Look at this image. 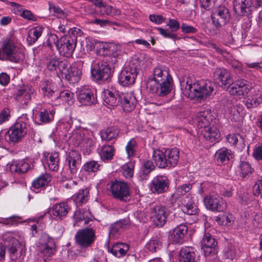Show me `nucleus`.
<instances>
[{
	"instance_id": "f257e3e1",
	"label": "nucleus",
	"mask_w": 262,
	"mask_h": 262,
	"mask_svg": "<svg viewBox=\"0 0 262 262\" xmlns=\"http://www.w3.org/2000/svg\"><path fill=\"white\" fill-rule=\"evenodd\" d=\"M153 75L154 77L147 81V88L160 97L169 94L172 89L173 80L167 68L158 65L155 68Z\"/></svg>"
},
{
	"instance_id": "f03ea898",
	"label": "nucleus",
	"mask_w": 262,
	"mask_h": 262,
	"mask_svg": "<svg viewBox=\"0 0 262 262\" xmlns=\"http://www.w3.org/2000/svg\"><path fill=\"white\" fill-rule=\"evenodd\" d=\"M184 88V93L191 98H196L198 101L204 100L213 93L214 88L209 81L201 80L195 82L193 78L189 76L184 80L182 85Z\"/></svg>"
},
{
	"instance_id": "7ed1b4c3",
	"label": "nucleus",
	"mask_w": 262,
	"mask_h": 262,
	"mask_svg": "<svg viewBox=\"0 0 262 262\" xmlns=\"http://www.w3.org/2000/svg\"><path fill=\"white\" fill-rule=\"evenodd\" d=\"M210 111L209 109L201 111L196 114L195 121L201 135L205 139L211 142L219 141L221 134L216 126L211 122Z\"/></svg>"
},
{
	"instance_id": "20e7f679",
	"label": "nucleus",
	"mask_w": 262,
	"mask_h": 262,
	"mask_svg": "<svg viewBox=\"0 0 262 262\" xmlns=\"http://www.w3.org/2000/svg\"><path fill=\"white\" fill-rule=\"evenodd\" d=\"M24 58L22 48L13 38H7L3 40L2 49H0V60L18 63Z\"/></svg>"
},
{
	"instance_id": "39448f33",
	"label": "nucleus",
	"mask_w": 262,
	"mask_h": 262,
	"mask_svg": "<svg viewBox=\"0 0 262 262\" xmlns=\"http://www.w3.org/2000/svg\"><path fill=\"white\" fill-rule=\"evenodd\" d=\"M79 29L75 28L71 35H66L58 40L57 36L55 34L51 35L49 41H54L59 53L61 55L67 57H71L75 50L77 44V37L75 33H78Z\"/></svg>"
},
{
	"instance_id": "423d86ee",
	"label": "nucleus",
	"mask_w": 262,
	"mask_h": 262,
	"mask_svg": "<svg viewBox=\"0 0 262 262\" xmlns=\"http://www.w3.org/2000/svg\"><path fill=\"white\" fill-rule=\"evenodd\" d=\"M201 248L205 257L212 261L217 258V241L209 233H205L201 241Z\"/></svg>"
},
{
	"instance_id": "0eeeda50",
	"label": "nucleus",
	"mask_w": 262,
	"mask_h": 262,
	"mask_svg": "<svg viewBox=\"0 0 262 262\" xmlns=\"http://www.w3.org/2000/svg\"><path fill=\"white\" fill-rule=\"evenodd\" d=\"M95 239V233L92 228H85L79 230L75 235L76 243L83 248L91 247Z\"/></svg>"
},
{
	"instance_id": "6e6552de",
	"label": "nucleus",
	"mask_w": 262,
	"mask_h": 262,
	"mask_svg": "<svg viewBox=\"0 0 262 262\" xmlns=\"http://www.w3.org/2000/svg\"><path fill=\"white\" fill-rule=\"evenodd\" d=\"M206 208L213 212H223L226 208V203L222 197L217 194L207 195L204 199Z\"/></svg>"
},
{
	"instance_id": "1a4fd4ad",
	"label": "nucleus",
	"mask_w": 262,
	"mask_h": 262,
	"mask_svg": "<svg viewBox=\"0 0 262 262\" xmlns=\"http://www.w3.org/2000/svg\"><path fill=\"white\" fill-rule=\"evenodd\" d=\"M27 132L26 123L19 121L14 124L7 133L9 141L18 142L25 137Z\"/></svg>"
},
{
	"instance_id": "9d476101",
	"label": "nucleus",
	"mask_w": 262,
	"mask_h": 262,
	"mask_svg": "<svg viewBox=\"0 0 262 262\" xmlns=\"http://www.w3.org/2000/svg\"><path fill=\"white\" fill-rule=\"evenodd\" d=\"M229 18V10L224 6H220L212 10L211 19L216 27H221L225 25Z\"/></svg>"
},
{
	"instance_id": "9b49d317",
	"label": "nucleus",
	"mask_w": 262,
	"mask_h": 262,
	"mask_svg": "<svg viewBox=\"0 0 262 262\" xmlns=\"http://www.w3.org/2000/svg\"><path fill=\"white\" fill-rule=\"evenodd\" d=\"M170 181L165 175H158L155 177L151 182V189L154 193H164L169 188Z\"/></svg>"
},
{
	"instance_id": "f8f14e48",
	"label": "nucleus",
	"mask_w": 262,
	"mask_h": 262,
	"mask_svg": "<svg viewBox=\"0 0 262 262\" xmlns=\"http://www.w3.org/2000/svg\"><path fill=\"white\" fill-rule=\"evenodd\" d=\"M40 255L45 260L52 257L55 253V245L53 238L45 237L38 246Z\"/></svg>"
},
{
	"instance_id": "ddd939ff",
	"label": "nucleus",
	"mask_w": 262,
	"mask_h": 262,
	"mask_svg": "<svg viewBox=\"0 0 262 262\" xmlns=\"http://www.w3.org/2000/svg\"><path fill=\"white\" fill-rule=\"evenodd\" d=\"M120 105L124 112H130L134 109L136 99L135 96L129 93H116V101Z\"/></svg>"
},
{
	"instance_id": "4468645a",
	"label": "nucleus",
	"mask_w": 262,
	"mask_h": 262,
	"mask_svg": "<svg viewBox=\"0 0 262 262\" xmlns=\"http://www.w3.org/2000/svg\"><path fill=\"white\" fill-rule=\"evenodd\" d=\"M91 74L96 80L104 81L107 80L113 74L111 68L106 62L98 63L97 67L92 69Z\"/></svg>"
},
{
	"instance_id": "2eb2a0df",
	"label": "nucleus",
	"mask_w": 262,
	"mask_h": 262,
	"mask_svg": "<svg viewBox=\"0 0 262 262\" xmlns=\"http://www.w3.org/2000/svg\"><path fill=\"white\" fill-rule=\"evenodd\" d=\"M82 64L80 62L73 63L64 72L65 78L72 84L77 83L81 78Z\"/></svg>"
},
{
	"instance_id": "dca6fc26",
	"label": "nucleus",
	"mask_w": 262,
	"mask_h": 262,
	"mask_svg": "<svg viewBox=\"0 0 262 262\" xmlns=\"http://www.w3.org/2000/svg\"><path fill=\"white\" fill-rule=\"evenodd\" d=\"M250 87L247 81L240 79L236 80L234 82L232 81V83L227 89L230 94L239 96L247 94L250 91Z\"/></svg>"
},
{
	"instance_id": "f3484780",
	"label": "nucleus",
	"mask_w": 262,
	"mask_h": 262,
	"mask_svg": "<svg viewBox=\"0 0 262 262\" xmlns=\"http://www.w3.org/2000/svg\"><path fill=\"white\" fill-rule=\"evenodd\" d=\"M151 218L154 224L158 227H163L167 221V213L165 207L161 206H156L152 208Z\"/></svg>"
},
{
	"instance_id": "a211bd4d",
	"label": "nucleus",
	"mask_w": 262,
	"mask_h": 262,
	"mask_svg": "<svg viewBox=\"0 0 262 262\" xmlns=\"http://www.w3.org/2000/svg\"><path fill=\"white\" fill-rule=\"evenodd\" d=\"M213 77L215 80L221 82L222 86L224 88H228L230 84L232 83V78L230 73L225 68H216L213 74Z\"/></svg>"
},
{
	"instance_id": "6ab92c4d",
	"label": "nucleus",
	"mask_w": 262,
	"mask_h": 262,
	"mask_svg": "<svg viewBox=\"0 0 262 262\" xmlns=\"http://www.w3.org/2000/svg\"><path fill=\"white\" fill-rule=\"evenodd\" d=\"M195 198L191 194H188L183 199L182 203V210L188 215H194L198 212V206Z\"/></svg>"
},
{
	"instance_id": "aec40b11",
	"label": "nucleus",
	"mask_w": 262,
	"mask_h": 262,
	"mask_svg": "<svg viewBox=\"0 0 262 262\" xmlns=\"http://www.w3.org/2000/svg\"><path fill=\"white\" fill-rule=\"evenodd\" d=\"M130 195L129 187L125 181L116 180V199L122 202H126Z\"/></svg>"
},
{
	"instance_id": "412c9836",
	"label": "nucleus",
	"mask_w": 262,
	"mask_h": 262,
	"mask_svg": "<svg viewBox=\"0 0 262 262\" xmlns=\"http://www.w3.org/2000/svg\"><path fill=\"white\" fill-rule=\"evenodd\" d=\"M35 95V89L30 85L24 86L16 93V99L24 104H27Z\"/></svg>"
},
{
	"instance_id": "4be33fe9",
	"label": "nucleus",
	"mask_w": 262,
	"mask_h": 262,
	"mask_svg": "<svg viewBox=\"0 0 262 262\" xmlns=\"http://www.w3.org/2000/svg\"><path fill=\"white\" fill-rule=\"evenodd\" d=\"M23 249V245L17 239H12L9 248V253L11 260H20L22 259Z\"/></svg>"
},
{
	"instance_id": "5701e85b",
	"label": "nucleus",
	"mask_w": 262,
	"mask_h": 262,
	"mask_svg": "<svg viewBox=\"0 0 262 262\" xmlns=\"http://www.w3.org/2000/svg\"><path fill=\"white\" fill-rule=\"evenodd\" d=\"M77 98L79 102L85 105H90L95 102L93 92L86 88H82L78 91Z\"/></svg>"
},
{
	"instance_id": "b1692460",
	"label": "nucleus",
	"mask_w": 262,
	"mask_h": 262,
	"mask_svg": "<svg viewBox=\"0 0 262 262\" xmlns=\"http://www.w3.org/2000/svg\"><path fill=\"white\" fill-rule=\"evenodd\" d=\"M188 227L183 223L177 225L176 227L172 230L170 234L171 239L173 242L182 243L184 241V237L187 234Z\"/></svg>"
},
{
	"instance_id": "393cba45",
	"label": "nucleus",
	"mask_w": 262,
	"mask_h": 262,
	"mask_svg": "<svg viewBox=\"0 0 262 262\" xmlns=\"http://www.w3.org/2000/svg\"><path fill=\"white\" fill-rule=\"evenodd\" d=\"M70 208L67 203L62 202L54 204L51 209L52 215L57 219H62L66 216Z\"/></svg>"
},
{
	"instance_id": "a878e982",
	"label": "nucleus",
	"mask_w": 262,
	"mask_h": 262,
	"mask_svg": "<svg viewBox=\"0 0 262 262\" xmlns=\"http://www.w3.org/2000/svg\"><path fill=\"white\" fill-rule=\"evenodd\" d=\"M196 255L192 247H182L179 251V262H195Z\"/></svg>"
},
{
	"instance_id": "bb28decb",
	"label": "nucleus",
	"mask_w": 262,
	"mask_h": 262,
	"mask_svg": "<svg viewBox=\"0 0 262 262\" xmlns=\"http://www.w3.org/2000/svg\"><path fill=\"white\" fill-rule=\"evenodd\" d=\"M67 160L70 172L72 174L75 173L81 161L80 155L75 150H71L69 153Z\"/></svg>"
},
{
	"instance_id": "cd10ccee",
	"label": "nucleus",
	"mask_w": 262,
	"mask_h": 262,
	"mask_svg": "<svg viewBox=\"0 0 262 262\" xmlns=\"http://www.w3.org/2000/svg\"><path fill=\"white\" fill-rule=\"evenodd\" d=\"M233 10L238 15L243 16L247 13V10L251 6V0H233Z\"/></svg>"
},
{
	"instance_id": "c85d7f7f",
	"label": "nucleus",
	"mask_w": 262,
	"mask_h": 262,
	"mask_svg": "<svg viewBox=\"0 0 262 262\" xmlns=\"http://www.w3.org/2000/svg\"><path fill=\"white\" fill-rule=\"evenodd\" d=\"M137 75L124 68L119 75L118 82L123 86L129 85L134 83Z\"/></svg>"
},
{
	"instance_id": "c756f323",
	"label": "nucleus",
	"mask_w": 262,
	"mask_h": 262,
	"mask_svg": "<svg viewBox=\"0 0 262 262\" xmlns=\"http://www.w3.org/2000/svg\"><path fill=\"white\" fill-rule=\"evenodd\" d=\"M168 169L175 167L179 160L180 152L178 148H173L165 150Z\"/></svg>"
},
{
	"instance_id": "7c9ffc66",
	"label": "nucleus",
	"mask_w": 262,
	"mask_h": 262,
	"mask_svg": "<svg viewBox=\"0 0 262 262\" xmlns=\"http://www.w3.org/2000/svg\"><path fill=\"white\" fill-rule=\"evenodd\" d=\"M135 161H129L120 166L118 171L126 179H130L134 176Z\"/></svg>"
},
{
	"instance_id": "2f4dec72",
	"label": "nucleus",
	"mask_w": 262,
	"mask_h": 262,
	"mask_svg": "<svg viewBox=\"0 0 262 262\" xmlns=\"http://www.w3.org/2000/svg\"><path fill=\"white\" fill-rule=\"evenodd\" d=\"M262 102V95L259 90L255 91L248 96L246 101L245 105L248 108L257 107Z\"/></svg>"
},
{
	"instance_id": "473e14b6",
	"label": "nucleus",
	"mask_w": 262,
	"mask_h": 262,
	"mask_svg": "<svg viewBox=\"0 0 262 262\" xmlns=\"http://www.w3.org/2000/svg\"><path fill=\"white\" fill-rule=\"evenodd\" d=\"M152 158L158 167L168 169L165 151L162 152L159 150H155L152 154Z\"/></svg>"
},
{
	"instance_id": "72a5a7b5",
	"label": "nucleus",
	"mask_w": 262,
	"mask_h": 262,
	"mask_svg": "<svg viewBox=\"0 0 262 262\" xmlns=\"http://www.w3.org/2000/svg\"><path fill=\"white\" fill-rule=\"evenodd\" d=\"M192 184L190 182L182 184L176 188L175 192L171 195V198L176 200L182 195H184L192 189Z\"/></svg>"
},
{
	"instance_id": "f704fd0d",
	"label": "nucleus",
	"mask_w": 262,
	"mask_h": 262,
	"mask_svg": "<svg viewBox=\"0 0 262 262\" xmlns=\"http://www.w3.org/2000/svg\"><path fill=\"white\" fill-rule=\"evenodd\" d=\"M41 88L45 96L50 98L53 96H58V92L55 89L53 83L48 80L43 81Z\"/></svg>"
},
{
	"instance_id": "c9c22d12",
	"label": "nucleus",
	"mask_w": 262,
	"mask_h": 262,
	"mask_svg": "<svg viewBox=\"0 0 262 262\" xmlns=\"http://www.w3.org/2000/svg\"><path fill=\"white\" fill-rule=\"evenodd\" d=\"M215 156L218 162L224 163L229 161L232 158V154L231 150L225 147H223L216 152Z\"/></svg>"
},
{
	"instance_id": "e433bc0d",
	"label": "nucleus",
	"mask_w": 262,
	"mask_h": 262,
	"mask_svg": "<svg viewBox=\"0 0 262 262\" xmlns=\"http://www.w3.org/2000/svg\"><path fill=\"white\" fill-rule=\"evenodd\" d=\"M47 163L51 170L57 171L58 169L59 164L58 154L56 152L49 154L47 157Z\"/></svg>"
},
{
	"instance_id": "4c0bfd02",
	"label": "nucleus",
	"mask_w": 262,
	"mask_h": 262,
	"mask_svg": "<svg viewBox=\"0 0 262 262\" xmlns=\"http://www.w3.org/2000/svg\"><path fill=\"white\" fill-rule=\"evenodd\" d=\"M228 141L233 145L237 146L239 148L245 147L244 138L238 134H229L227 136Z\"/></svg>"
},
{
	"instance_id": "58836bf2",
	"label": "nucleus",
	"mask_w": 262,
	"mask_h": 262,
	"mask_svg": "<svg viewBox=\"0 0 262 262\" xmlns=\"http://www.w3.org/2000/svg\"><path fill=\"white\" fill-rule=\"evenodd\" d=\"M114 148L112 145H105L103 146L100 152V156L103 161L112 160L114 157Z\"/></svg>"
},
{
	"instance_id": "ea45409f",
	"label": "nucleus",
	"mask_w": 262,
	"mask_h": 262,
	"mask_svg": "<svg viewBox=\"0 0 262 262\" xmlns=\"http://www.w3.org/2000/svg\"><path fill=\"white\" fill-rule=\"evenodd\" d=\"M51 180V176L48 173H45L35 179L33 182L32 185L36 188L44 187L48 184Z\"/></svg>"
},
{
	"instance_id": "a19ab883",
	"label": "nucleus",
	"mask_w": 262,
	"mask_h": 262,
	"mask_svg": "<svg viewBox=\"0 0 262 262\" xmlns=\"http://www.w3.org/2000/svg\"><path fill=\"white\" fill-rule=\"evenodd\" d=\"M55 112L53 110L43 109L37 114L39 120L43 123H47L52 121L54 117Z\"/></svg>"
},
{
	"instance_id": "79ce46f5",
	"label": "nucleus",
	"mask_w": 262,
	"mask_h": 262,
	"mask_svg": "<svg viewBox=\"0 0 262 262\" xmlns=\"http://www.w3.org/2000/svg\"><path fill=\"white\" fill-rule=\"evenodd\" d=\"M28 169V163L23 160L20 161L15 164H12L10 166V169L12 172H16L18 173L26 172Z\"/></svg>"
},
{
	"instance_id": "37998d69",
	"label": "nucleus",
	"mask_w": 262,
	"mask_h": 262,
	"mask_svg": "<svg viewBox=\"0 0 262 262\" xmlns=\"http://www.w3.org/2000/svg\"><path fill=\"white\" fill-rule=\"evenodd\" d=\"M140 67V61L139 58L137 55L133 56L129 61L127 65L124 69L137 75L138 70Z\"/></svg>"
},
{
	"instance_id": "c03bdc74",
	"label": "nucleus",
	"mask_w": 262,
	"mask_h": 262,
	"mask_svg": "<svg viewBox=\"0 0 262 262\" xmlns=\"http://www.w3.org/2000/svg\"><path fill=\"white\" fill-rule=\"evenodd\" d=\"M162 242L157 238H151L145 245V249L151 253L157 252L162 248Z\"/></svg>"
},
{
	"instance_id": "a18cd8bd",
	"label": "nucleus",
	"mask_w": 262,
	"mask_h": 262,
	"mask_svg": "<svg viewBox=\"0 0 262 262\" xmlns=\"http://www.w3.org/2000/svg\"><path fill=\"white\" fill-rule=\"evenodd\" d=\"M253 169L251 168L250 164L247 162H241L238 166V170L240 176L243 178L249 177L252 174Z\"/></svg>"
},
{
	"instance_id": "49530a36",
	"label": "nucleus",
	"mask_w": 262,
	"mask_h": 262,
	"mask_svg": "<svg viewBox=\"0 0 262 262\" xmlns=\"http://www.w3.org/2000/svg\"><path fill=\"white\" fill-rule=\"evenodd\" d=\"M116 64L121 67L126 59V53L120 45H116Z\"/></svg>"
},
{
	"instance_id": "de8ad7c7",
	"label": "nucleus",
	"mask_w": 262,
	"mask_h": 262,
	"mask_svg": "<svg viewBox=\"0 0 262 262\" xmlns=\"http://www.w3.org/2000/svg\"><path fill=\"white\" fill-rule=\"evenodd\" d=\"M42 28L41 27H36L30 30L28 33L27 40L31 43H34L41 36Z\"/></svg>"
},
{
	"instance_id": "09e8293b",
	"label": "nucleus",
	"mask_w": 262,
	"mask_h": 262,
	"mask_svg": "<svg viewBox=\"0 0 262 262\" xmlns=\"http://www.w3.org/2000/svg\"><path fill=\"white\" fill-rule=\"evenodd\" d=\"M129 249L128 244L121 242H116V257L121 258L126 255Z\"/></svg>"
},
{
	"instance_id": "8fccbe9b",
	"label": "nucleus",
	"mask_w": 262,
	"mask_h": 262,
	"mask_svg": "<svg viewBox=\"0 0 262 262\" xmlns=\"http://www.w3.org/2000/svg\"><path fill=\"white\" fill-rule=\"evenodd\" d=\"M89 195V190L88 188L80 190L76 194L75 202L79 205L86 202Z\"/></svg>"
},
{
	"instance_id": "3c124183",
	"label": "nucleus",
	"mask_w": 262,
	"mask_h": 262,
	"mask_svg": "<svg viewBox=\"0 0 262 262\" xmlns=\"http://www.w3.org/2000/svg\"><path fill=\"white\" fill-rule=\"evenodd\" d=\"M157 30L159 31V33L164 37L170 39L173 41L180 40L181 38L178 36V34L174 33L171 30L169 29H165L162 28H157Z\"/></svg>"
},
{
	"instance_id": "603ef678",
	"label": "nucleus",
	"mask_w": 262,
	"mask_h": 262,
	"mask_svg": "<svg viewBox=\"0 0 262 262\" xmlns=\"http://www.w3.org/2000/svg\"><path fill=\"white\" fill-rule=\"evenodd\" d=\"M100 164L96 161L86 162L83 166V169L88 172H96L99 170Z\"/></svg>"
},
{
	"instance_id": "864d4df0",
	"label": "nucleus",
	"mask_w": 262,
	"mask_h": 262,
	"mask_svg": "<svg viewBox=\"0 0 262 262\" xmlns=\"http://www.w3.org/2000/svg\"><path fill=\"white\" fill-rule=\"evenodd\" d=\"M114 94L113 92L110 90H107L105 92V96L104 98V105L111 110L113 109L114 107Z\"/></svg>"
},
{
	"instance_id": "5fc2aeb1",
	"label": "nucleus",
	"mask_w": 262,
	"mask_h": 262,
	"mask_svg": "<svg viewBox=\"0 0 262 262\" xmlns=\"http://www.w3.org/2000/svg\"><path fill=\"white\" fill-rule=\"evenodd\" d=\"M73 96L74 94L68 90L62 91L59 93V95L57 96V98L61 99L64 101L68 104L71 105L73 103Z\"/></svg>"
},
{
	"instance_id": "6e6d98bb",
	"label": "nucleus",
	"mask_w": 262,
	"mask_h": 262,
	"mask_svg": "<svg viewBox=\"0 0 262 262\" xmlns=\"http://www.w3.org/2000/svg\"><path fill=\"white\" fill-rule=\"evenodd\" d=\"M155 166L151 160L146 161L142 168V173L143 178H145L148 174L155 169Z\"/></svg>"
},
{
	"instance_id": "4d7b16f0",
	"label": "nucleus",
	"mask_w": 262,
	"mask_h": 262,
	"mask_svg": "<svg viewBox=\"0 0 262 262\" xmlns=\"http://www.w3.org/2000/svg\"><path fill=\"white\" fill-rule=\"evenodd\" d=\"M236 255L235 248L233 246H231L224 251L223 257L225 260H227V262H229L235 258Z\"/></svg>"
},
{
	"instance_id": "13d9d810",
	"label": "nucleus",
	"mask_w": 262,
	"mask_h": 262,
	"mask_svg": "<svg viewBox=\"0 0 262 262\" xmlns=\"http://www.w3.org/2000/svg\"><path fill=\"white\" fill-rule=\"evenodd\" d=\"M49 10L51 12L53 13V15L60 18H64L67 16V14L60 8L55 6L53 3L50 2Z\"/></svg>"
},
{
	"instance_id": "bf43d9fd",
	"label": "nucleus",
	"mask_w": 262,
	"mask_h": 262,
	"mask_svg": "<svg viewBox=\"0 0 262 262\" xmlns=\"http://www.w3.org/2000/svg\"><path fill=\"white\" fill-rule=\"evenodd\" d=\"M101 137L103 140L111 141L115 138V129L110 127L101 132Z\"/></svg>"
},
{
	"instance_id": "052dcab7",
	"label": "nucleus",
	"mask_w": 262,
	"mask_h": 262,
	"mask_svg": "<svg viewBox=\"0 0 262 262\" xmlns=\"http://www.w3.org/2000/svg\"><path fill=\"white\" fill-rule=\"evenodd\" d=\"M136 147V142L133 140H130L125 147L127 157L129 158L135 155Z\"/></svg>"
},
{
	"instance_id": "680f3d73",
	"label": "nucleus",
	"mask_w": 262,
	"mask_h": 262,
	"mask_svg": "<svg viewBox=\"0 0 262 262\" xmlns=\"http://www.w3.org/2000/svg\"><path fill=\"white\" fill-rule=\"evenodd\" d=\"M253 193L257 197L262 198V180L256 182L253 186Z\"/></svg>"
},
{
	"instance_id": "e2e57ef3",
	"label": "nucleus",
	"mask_w": 262,
	"mask_h": 262,
	"mask_svg": "<svg viewBox=\"0 0 262 262\" xmlns=\"http://www.w3.org/2000/svg\"><path fill=\"white\" fill-rule=\"evenodd\" d=\"M10 110L5 108L2 110L0 112V125L8 121L11 117Z\"/></svg>"
},
{
	"instance_id": "0e129e2a",
	"label": "nucleus",
	"mask_w": 262,
	"mask_h": 262,
	"mask_svg": "<svg viewBox=\"0 0 262 262\" xmlns=\"http://www.w3.org/2000/svg\"><path fill=\"white\" fill-rule=\"evenodd\" d=\"M181 31L184 33H195L197 32L198 30L195 27L192 26L188 25L185 23H182L181 26Z\"/></svg>"
},
{
	"instance_id": "69168bd1",
	"label": "nucleus",
	"mask_w": 262,
	"mask_h": 262,
	"mask_svg": "<svg viewBox=\"0 0 262 262\" xmlns=\"http://www.w3.org/2000/svg\"><path fill=\"white\" fill-rule=\"evenodd\" d=\"M167 25L172 31H177L181 28L179 21L174 19H169Z\"/></svg>"
},
{
	"instance_id": "338daca9",
	"label": "nucleus",
	"mask_w": 262,
	"mask_h": 262,
	"mask_svg": "<svg viewBox=\"0 0 262 262\" xmlns=\"http://www.w3.org/2000/svg\"><path fill=\"white\" fill-rule=\"evenodd\" d=\"M47 68L50 71L56 70L58 68V59L53 58L49 59L47 63Z\"/></svg>"
},
{
	"instance_id": "774afa93",
	"label": "nucleus",
	"mask_w": 262,
	"mask_h": 262,
	"mask_svg": "<svg viewBox=\"0 0 262 262\" xmlns=\"http://www.w3.org/2000/svg\"><path fill=\"white\" fill-rule=\"evenodd\" d=\"M253 156L257 160H262V145L256 147L254 149Z\"/></svg>"
}]
</instances>
